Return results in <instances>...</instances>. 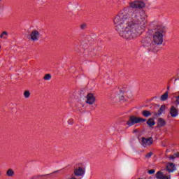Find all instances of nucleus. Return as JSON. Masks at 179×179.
I'll return each mask as SVG.
<instances>
[{
    "label": "nucleus",
    "instance_id": "473e14b6",
    "mask_svg": "<svg viewBox=\"0 0 179 179\" xmlns=\"http://www.w3.org/2000/svg\"><path fill=\"white\" fill-rule=\"evenodd\" d=\"M1 1H2V0H0V2H1Z\"/></svg>",
    "mask_w": 179,
    "mask_h": 179
},
{
    "label": "nucleus",
    "instance_id": "7ed1b4c3",
    "mask_svg": "<svg viewBox=\"0 0 179 179\" xmlns=\"http://www.w3.org/2000/svg\"><path fill=\"white\" fill-rule=\"evenodd\" d=\"M164 110H166V105H162L157 112H150L149 110H145L141 112V114L145 118L150 117V115H153L154 118H157L158 117H160V115H162L163 113H164Z\"/></svg>",
    "mask_w": 179,
    "mask_h": 179
},
{
    "label": "nucleus",
    "instance_id": "1a4fd4ad",
    "mask_svg": "<svg viewBox=\"0 0 179 179\" xmlns=\"http://www.w3.org/2000/svg\"><path fill=\"white\" fill-rule=\"evenodd\" d=\"M153 143V138L150 137L148 138H142V145L143 146H150V145H152Z\"/></svg>",
    "mask_w": 179,
    "mask_h": 179
},
{
    "label": "nucleus",
    "instance_id": "cd10ccee",
    "mask_svg": "<svg viewBox=\"0 0 179 179\" xmlns=\"http://www.w3.org/2000/svg\"><path fill=\"white\" fill-rule=\"evenodd\" d=\"M167 90H170V87H167Z\"/></svg>",
    "mask_w": 179,
    "mask_h": 179
},
{
    "label": "nucleus",
    "instance_id": "a211bd4d",
    "mask_svg": "<svg viewBox=\"0 0 179 179\" xmlns=\"http://www.w3.org/2000/svg\"><path fill=\"white\" fill-rule=\"evenodd\" d=\"M176 157H179V152L173 154V155H171L169 157V159H171V160H174V159H176Z\"/></svg>",
    "mask_w": 179,
    "mask_h": 179
},
{
    "label": "nucleus",
    "instance_id": "7c9ffc66",
    "mask_svg": "<svg viewBox=\"0 0 179 179\" xmlns=\"http://www.w3.org/2000/svg\"><path fill=\"white\" fill-rule=\"evenodd\" d=\"M134 132H136V130H134Z\"/></svg>",
    "mask_w": 179,
    "mask_h": 179
},
{
    "label": "nucleus",
    "instance_id": "ddd939ff",
    "mask_svg": "<svg viewBox=\"0 0 179 179\" xmlns=\"http://www.w3.org/2000/svg\"><path fill=\"white\" fill-rule=\"evenodd\" d=\"M147 125H148L149 128H152L154 125H156V122H155V116H153V118H149L147 120Z\"/></svg>",
    "mask_w": 179,
    "mask_h": 179
},
{
    "label": "nucleus",
    "instance_id": "aec40b11",
    "mask_svg": "<svg viewBox=\"0 0 179 179\" xmlns=\"http://www.w3.org/2000/svg\"><path fill=\"white\" fill-rule=\"evenodd\" d=\"M43 79L45 80H50L51 79V74H46L44 77Z\"/></svg>",
    "mask_w": 179,
    "mask_h": 179
},
{
    "label": "nucleus",
    "instance_id": "5701e85b",
    "mask_svg": "<svg viewBox=\"0 0 179 179\" xmlns=\"http://www.w3.org/2000/svg\"><path fill=\"white\" fill-rule=\"evenodd\" d=\"M176 101H175V103L176 106H178L179 105V95L176 96Z\"/></svg>",
    "mask_w": 179,
    "mask_h": 179
},
{
    "label": "nucleus",
    "instance_id": "c85d7f7f",
    "mask_svg": "<svg viewBox=\"0 0 179 179\" xmlns=\"http://www.w3.org/2000/svg\"><path fill=\"white\" fill-rule=\"evenodd\" d=\"M168 152H170V150H166V153H167Z\"/></svg>",
    "mask_w": 179,
    "mask_h": 179
},
{
    "label": "nucleus",
    "instance_id": "2eb2a0df",
    "mask_svg": "<svg viewBox=\"0 0 179 179\" xmlns=\"http://www.w3.org/2000/svg\"><path fill=\"white\" fill-rule=\"evenodd\" d=\"M169 99V92H166L161 96V101H166Z\"/></svg>",
    "mask_w": 179,
    "mask_h": 179
},
{
    "label": "nucleus",
    "instance_id": "0eeeda50",
    "mask_svg": "<svg viewBox=\"0 0 179 179\" xmlns=\"http://www.w3.org/2000/svg\"><path fill=\"white\" fill-rule=\"evenodd\" d=\"M31 40L32 41H38V38H40V32L38 30H33L30 34Z\"/></svg>",
    "mask_w": 179,
    "mask_h": 179
},
{
    "label": "nucleus",
    "instance_id": "f257e3e1",
    "mask_svg": "<svg viewBox=\"0 0 179 179\" xmlns=\"http://www.w3.org/2000/svg\"><path fill=\"white\" fill-rule=\"evenodd\" d=\"M145 11L124 8L114 17L113 23L120 37L124 40H135L145 31L148 22Z\"/></svg>",
    "mask_w": 179,
    "mask_h": 179
},
{
    "label": "nucleus",
    "instance_id": "423d86ee",
    "mask_svg": "<svg viewBox=\"0 0 179 179\" xmlns=\"http://www.w3.org/2000/svg\"><path fill=\"white\" fill-rule=\"evenodd\" d=\"M86 99L85 102L87 104H90V106L94 104V102L96 101V97H94V95L92 93L87 94Z\"/></svg>",
    "mask_w": 179,
    "mask_h": 179
},
{
    "label": "nucleus",
    "instance_id": "4be33fe9",
    "mask_svg": "<svg viewBox=\"0 0 179 179\" xmlns=\"http://www.w3.org/2000/svg\"><path fill=\"white\" fill-rule=\"evenodd\" d=\"M76 52H78L79 54V52H80V49L79 48L78 45H76L74 48Z\"/></svg>",
    "mask_w": 179,
    "mask_h": 179
},
{
    "label": "nucleus",
    "instance_id": "39448f33",
    "mask_svg": "<svg viewBox=\"0 0 179 179\" xmlns=\"http://www.w3.org/2000/svg\"><path fill=\"white\" fill-rule=\"evenodd\" d=\"M145 6H146V4L142 1H134L129 3V7L132 9H142Z\"/></svg>",
    "mask_w": 179,
    "mask_h": 179
},
{
    "label": "nucleus",
    "instance_id": "412c9836",
    "mask_svg": "<svg viewBox=\"0 0 179 179\" xmlns=\"http://www.w3.org/2000/svg\"><path fill=\"white\" fill-rule=\"evenodd\" d=\"M152 155H153V152H150L145 155V159H150V157H152Z\"/></svg>",
    "mask_w": 179,
    "mask_h": 179
},
{
    "label": "nucleus",
    "instance_id": "a878e982",
    "mask_svg": "<svg viewBox=\"0 0 179 179\" xmlns=\"http://www.w3.org/2000/svg\"><path fill=\"white\" fill-rule=\"evenodd\" d=\"M80 29L81 30H85V29H86V24H82L80 25Z\"/></svg>",
    "mask_w": 179,
    "mask_h": 179
},
{
    "label": "nucleus",
    "instance_id": "6ab92c4d",
    "mask_svg": "<svg viewBox=\"0 0 179 179\" xmlns=\"http://www.w3.org/2000/svg\"><path fill=\"white\" fill-rule=\"evenodd\" d=\"M24 96L25 99H29V97H30V92L29 90H26L24 92Z\"/></svg>",
    "mask_w": 179,
    "mask_h": 179
},
{
    "label": "nucleus",
    "instance_id": "dca6fc26",
    "mask_svg": "<svg viewBox=\"0 0 179 179\" xmlns=\"http://www.w3.org/2000/svg\"><path fill=\"white\" fill-rule=\"evenodd\" d=\"M6 175L8 177H13V176H15V171H13V169H10L7 171Z\"/></svg>",
    "mask_w": 179,
    "mask_h": 179
},
{
    "label": "nucleus",
    "instance_id": "f3484780",
    "mask_svg": "<svg viewBox=\"0 0 179 179\" xmlns=\"http://www.w3.org/2000/svg\"><path fill=\"white\" fill-rule=\"evenodd\" d=\"M8 34L6 31H3L0 35V38H3V40H6L8 38Z\"/></svg>",
    "mask_w": 179,
    "mask_h": 179
},
{
    "label": "nucleus",
    "instance_id": "20e7f679",
    "mask_svg": "<svg viewBox=\"0 0 179 179\" xmlns=\"http://www.w3.org/2000/svg\"><path fill=\"white\" fill-rule=\"evenodd\" d=\"M141 122H146V119L135 115H131L127 122L126 125L132 127L133 125H135V124H139Z\"/></svg>",
    "mask_w": 179,
    "mask_h": 179
},
{
    "label": "nucleus",
    "instance_id": "393cba45",
    "mask_svg": "<svg viewBox=\"0 0 179 179\" xmlns=\"http://www.w3.org/2000/svg\"><path fill=\"white\" fill-rule=\"evenodd\" d=\"M156 171L155 169H151L148 171V174H155Z\"/></svg>",
    "mask_w": 179,
    "mask_h": 179
},
{
    "label": "nucleus",
    "instance_id": "2f4dec72",
    "mask_svg": "<svg viewBox=\"0 0 179 179\" xmlns=\"http://www.w3.org/2000/svg\"><path fill=\"white\" fill-rule=\"evenodd\" d=\"M1 174H2V173L0 172V176H1Z\"/></svg>",
    "mask_w": 179,
    "mask_h": 179
},
{
    "label": "nucleus",
    "instance_id": "9d476101",
    "mask_svg": "<svg viewBox=\"0 0 179 179\" xmlns=\"http://www.w3.org/2000/svg\"><path fill=\"white\" fill-rule=\"evenodd\" d=\"M169 113L171 114V117L172 118H176L178 115V109L176 108V106H172L170 108Z\"/></svg>",
    "mask_w": 179,
    "mask_h": 179
},
{
    "label": "nucleus",
    "instance_id": "72a5a7b5",
    "mask_svg": "<svg viewBox=\"0 0 179 179\" xmlns=\"http://www.w3.org/2000/svg\"><path fill=\"white\" fill-rule=\"evenodd\" d=\"M0 49H1V45H0Z\"/></svg>",
    "mask_w": 179,
    "mask_h": 179
},
{
    "label": "nucleus",
    "instance_id": "c756f323",
    "mask_svg": "<svg viewBox=\"0 0 179 179\" xmlns=\"http://www.w3.org/2000/svg\"><path fill=\"white\" fill-rule=\"evenodd\" d=\"M53 173H58V171H55V172H53Z\"/></svg>",
    "mask_w": 179,
    "mask_h": 179
},
{
    "label": "nucleus",
    "instance_id": "bb28decb",
    "mask_svg": "<svg viewBox=\"0 0 179 179\" xmlns=\"http://www.w3.org/2000/svg\"><path fill=\"white\" fill-rule=\"evenodd\" d=\"M162 146H163L164 148H166V144L162 143Z\"/></svg>",
    "mask_w": 179,
    "mask_h": 179
},
{
    "label": "nucleus",
    "instance_id": "4468645a",
    "mask_svg": "<svg viewBox=\"0 0 179 179\" xmlns=\"http://www.w3.org/2000/svg\"><path fill=\"white\" fill-rule=\"evenodd\" d=\"M156 178H157V179H170L166 176H164V174L162 171H158L156 173Z\"/></svg>",
    "mask_w": 179,
    "mask_h": 179
},
{
    "label": "nucleus",
    "instance_id": "f8f14e48",
    "mask_svg": "<svg viewBox=\"0 0 179 179\" xmlns=\"http://www.w3.org/2000/svg\"><path fill=\"white\" fill-rule=\"evenodd\" d=\"M157 128H162L164 126H166V120H164V119L159 117L157 120Z\"/></svg>",
    "mask_w": 179,
    "mask_h": 179
},
{
    "label": "nucleus",
    "instance_id": "9b49d317",
    "mask_svg": "<svg viewBox=\"0 0 179 179\" xmlns=\"http://www.w3.org/2000/svg\"><path fill=\"white\" fill-rule=\"evenodd\" d=\"M165 169L168 173H173L176 171V165L173 163H169Z\"/></svg>",
    "mask_w": 179,
    "mask_h": 179
},
{
    "label": "nucleus",
    "instance_id": "b1692460",
    "mask_svg": "<svg viewBox=\"0 0 179 179\" xmlns=\"http://www.w3.org/2000/svg\"><path fill=\"white\" fill-rule=\"evenodd\" d=\"M73 122H74V121H73V119H69V120H68V124H69V125H73Z\"/></svg>",
    "mask_w": 179,
    "mask_h": 179
},
{
    "label": "nucleus",
    "instance_id": "f03ea898",
    "mask_svg": "<svg viewBox=\"0 0 179 179\" xmlns=\"http://www.w3.org/2000/svg\"><path fill=\"white\" fill-rule=\"evenodd\" d=\"M151 27L153 29H149L147 32L148 36H152V41L149 37H145L142 39L143 47H145L148 51L152 52H157L159 48L157 45L163 44V33H164V27L160 25L157 22H152L150 23Z\"/></svg>",
    "mask_w": 179,
    "mask_h": 179
},
{
    "label": "nucleus",
    "instance_id": "6e6552de",
    "mask_svg": "<svg viewBox=\"0 0 179 179\" xmlns=\"http://www.w3.org/2000/svg\"><path fill=\"white\" fill-rule=\"evenodd\" d=\"M128 92V88L124 87L119 90L117 92V97L119 100H124L125 94Z\"/></svg>",
    "mask_w": 179,
    "mask_h": 179
}]
</instances>
